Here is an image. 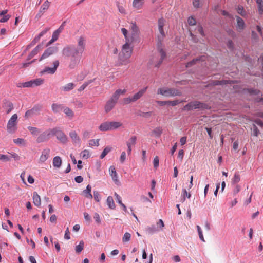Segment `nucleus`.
<instances>
[{"mask_svg": "<svg viewBox=\"0 0 263 263\" xmlns=\"http://www.w3.org/2000/svg\"><path fill=\"white\" fill-rule=\"evenodd\" d=\"M62 55L68 60V68L73 69L79 65L82 54H80L74 45L69 44L64 47L62 50Z\"/></svg>", "mask_w": 263, "mask_h": 263, "instance_id": "obj_1", "label": "nucleus"}, {"mask_svg": "<svg viewBox=\"0 0 263 263\" xmlns=\"http://www.w3.org/2000/svg\"><path fill=\"white\" fill-rule=\"evenodd\" d=\"M133 42H127L122 46L121 52L119 54V60L122 65H126L130 62L129 58L133 52L131 44Z\"/></svg>", "mask_w": 263, "mask_h": 263, "instance_id": "obj_2", "label": "nucleus"}, {"mask_svg": "<svg viewBox=\"0 0 263 263\" xmlns=\"http://www.w3.org/2000/svg\"><path fill=\"white\" fill-rule=\"evenodd\" d=\"M210 107L208 105L200 101H192L185 105L182 109L183 110H192L195 109H209Z\"/></svg>", "mask_w": 263, "mask_h": 263, "instance_id": "obj_3", "label": "nucleus"}, {"mask_svg": "<svg viewBox=\"0 0 263 263\" xmlns=\"http://www.w3.org/2000/svg\"><path fill=\"white\" fill-rule=\"evenodd\" d=\"M157 93L165 97L180 96L182 94L179 90L173 88H160L158 89Z\"/></svg>", "mask_w": 263, "mask_h": 263, "instance_id": "obj_4", "label": "nucleus"}, {"mask_svg": "<svg viewBox=\"0 0 263 263\" xmlns=\"http://www.w3.org/2000/svg\"><path fill=\"white\" fill-rule=\"evenodd\" d=\"M17 118V115L14 114L9 120L7 125V130L9 133L13 134L16 130Z\"/></svg>", "mask_w": 263, "mask_h": 263, "instance_id": "obj_5", "label": "nucleus"}, {"mask_svg": "<svg viewBox=\"0 0 263 263\" xmlns=\"http://www.w3.org/2000/svg\"><path fill=\"white\" fill-rule=\"evenodd\" d=\"M130 31L132 42L137 40L139 37L140 31L138 27L135 22H132L130 26Z\"/></svg>", "mask_w": 263, "mask_h": 263, "instance_id": "obj_6", "label": "nucleus"}, {"mask_svg": "<svg viewBox=\"0 0 263 263\" xmlns=\"http://www.w3.org/2000/svg\"><path fill=\"white\" fill-rule=\"evenodd\" d=\"M53 131L51 130V129H49L44 132L38 136L36 139V142L40 143L48 141L50 137L53 136Z\"/></svg>", "mask_w": 263, "mask_h": 263, "instance_id": "obj_7", "label": "nucleus"}, {"mask_svg": "<svg viewBox=\"0 0 263 263\" xmlns=\"http://www.w3.org/2000/svg\"><path fill=\"white\" fill-rule=\"evenodd\" d=\"M51 130H54L53 136L55 135L58 140L61 142L65 143L67 142V137L62 130L58 128H52Z\"/></svg>", "mask_w": 263, "mask_h": 263, "instance_id": "obj_8", "label": "nucleus"}, {"mask_svg": "<svg viewBox=\"0 0 263 263\" xmlns=\"http://www.w3.org/2000/svg\"><path fill=\"white\" fill-rule=\"evenodd\" d=\"M58 51V47L57 46H52L48 48L43 53L40 61L42 60L49 57L50 55L57 53Z\"/></svg>", "mask_w": 263, "mask_h": 263, "instance_id": "obj_9", "label": "nucleus"}, {"mask_svg": "<svg viewBox=\"0 0 263 263\" xmlns=\"http://www.w3.org/2000/svg\"><path fill=\"white\" fill-rule=\"evenodd\" d=\"M165 24V20L163 18H160L158 20V29L160 35L158 36V40L161 42L165 36V32L163 30V27Z\"/></svg>", "mask_w": 263, "mask_h": 263, "instance_id": "obj_10", "label": "nucleus"}, {"mask_svg": "<svg viewBox=\"0 0 263 263\" xmlns=\"http://www.w3.org/2000/svg\"><path fill=\"white\" fill-rule=\"evenodd\" d=\"M86 48V39L82 36L79 37L78 40V47L76 49L82 54Z\"/></svg>", "mask_w": 263, "mask_h": 263, "instance_id": "obj_11", "label": "nucleus"}, {"mask_svg": "<svg viewBox=\"0 0 263 263\" xmlns=\"http://www.w3.org/2000/svg\"><path fill=\"white\" fill-rule=\"evenodd\" d=\"M53 67H45L42 71L41 73L44 74L45 73H49V74H53L56 71V70L58 68V67L59 65V62L58 60H55L53 62Z\"/></svg>", "mask_w": 263, "mask_h": 263, "instance_id": "obj_12", "label": "nucleus"}, {"mask_svg": "<svg viewBox=\"0 0 263 263\" xmlns=\"http://www.w3.org/2000/svg\"><path fill=\"white\" fill-rule=\"evenodd\" d=\"M50 149L48 148L44 149L40 157L39 162L40 163H44L50 157Z\"/></svg>", "mask_w": 263, "mask_h": 263, "instance_id": "obj_13", "label": "nucleus"}, {"mask_svg": "<svg viewBox=\"0 0 263 263\" xmlns=\"http://www.w3.org/2000/svg\"><path fill=\"white\" fill-rule=\"evenodd\" d=\"M109 174L111 176L112 180L115 182V183L118 185L120 183V182L118 180V174L116 172V168L114 166H110L109 168Z\"/></svg>", "mask_w": 263, "mask_h": 263, "instance_id": "obj_14", "label": "nucleus"}, {"mask_svg": "<svg viewBox=\"0 0 263 263\" xmlns=\"http://www.w3.org/2000/svg\"><path fill=\"white\" fill-rule=\"evenodd\" d=\"M69 137L73 144L80 145L81 139L75 130H72L69 133Z\"/></svg>", "mask_w": 263, "mask_h": 263, "instance_id": "obj_15", "label": "nucleus"}, {"mask_svg": "<svg viewBox=\"0 0 263 263\" xmlns=\"http://www.w3.org/2000/svg\"><path fill=\"white\" fill-rule=\"evenodd\" d=\"M137 141V137L135 136H132L129 140L126 142V145L127 146V153L128 155L131 154L132 152V146H134L136 144Z\"/></svg>", "mask_w": 263, "mask_h": 263, "instance_id": "obj_16", "label": "nucleus"}, {"mask_svg": "<svg viewBox=\"0 0 263 263\" xmlns=\"http://www.w3.org/2000/svg\"><path fill=\"white\" fill-rule=\"evenodd\" d=\"M116 103L117 102H116L115 101L109 99L107 101L104 107L105 112L108 113L110 111L114 108Z\"/></svg>", "mask_w": 263, "mask_h": 263, "instance_id": "obj_17", "label": "nucleus"}, {"mask_svg": "<svg viewBox=\"0 0 263 263\" xmlns=\"http://www.w3.org/2000/svg\"><path fill=\"white\" fill-rule=\"evenodd\" d=\"M126 92V89H118L114 92V93L112 95L110 99L117 103V101L120 95H124Z\"/></svg>", "mask_w": 263, "mask_h": 263, "instance_id": "obj_18", "label": "nucleus"}, {"mask_svg": "<svg viewBox=\"0 0 263 263\" xmlns=\"http://www.w3.org/2000/svg\"><path fill=\"white\" fill-rule=\"evenodd\" d=\"M236 21H237V25L236 28L237 30L241 32L242 31L245 27V24L244 21L239 16H236Z\"/></svg>", "mask_w": 263, "mask_h": 263, "instance_id": "obj_19", "label": "nucleus"}, {"mask_svg": "<svg viewBox=\"0 0 263 263\" xmlns=\"http://www.w3.org/2000/svg\"><path fill=\"white\" fill-rule=\"evenodd\" d=\"M147 89V87H145L140 90L138 92L134 94L133 96H132L133 102H136L140 98H141L146 91Z\"/></svg>", "mask_w": 263, "mask_h": 263, "instance_id": "obj_20", "label": "nucleus"}, {"mask_svg": "<svg viewBox=\"0 0 263 263\" xmlns=\"http://www.w3.org/2000/svg\"><path fill=\"white\" fill-rule=\"evenodd\" d=\"M64 106L62 104L57 103L52 104L51 108L54 113H59L63 109Z\"/></svg>", "mask_w": 263, "mask_h": 263, "instance_id": "obj_21", "label": "nucleus"}, {"mask_svg": "<svg viewBox=\"0 0 263 263\" xmlns=\"http://www.w3.org/2000/svg\"><path fill=\"white\" fill-rule=\"evenodd\" d=\"M144 4V0H134L133 2V6L137 10L141 9Z\"/></svg>", "mask_w": 263, "mask_h": 263, "instance_id": "obj_22", "label": "nucleus"}, {"mask_svg": "<svg viewBox=\"0 0 263 263\" xmlns=\"http://www.w3.org/2000/svg\"><path fill=\"white\" fill-rule=\"evenodd\" d=\"M121 31L124 36L125 42H132L130 34H128V30L126 28H122L121 29Z\"/></svg>", "mask_w": 263, "mask_h": 263, "instance_id": "obj_23", "label": "nucleus"}, {"mask_svg": "<svg viewBox=\"0 0 263 263\" xmlns=\"http://www.w3.org/2000/svg\"><path fill=\"white\" fill-rule=\"evenodd\" d=\"M52 163L54 167L59 168L62 164V159L59 156H55L53 159Z\"/></svg>", "mask_w": 263, "mask_h": 263, "instance_id": "obj_24", "label": "nucleus"}, {"mask_svg": "<svg viewBox=\"0 0 263 263\" xmlns=\"http://www.w3.org/2000/svg\"><path fill=\"white\" fill-rule=\"evenodd\" d=\"M33 202L34 205L36 206H39L41 205V198L36 192H34L33 194Z\"/></svg>", "mask_w": 263, "mask_h": 263, "instance_id": "obj_25", "label": "nucleus"}, {"mask_svg": "<svg viewBox=\"0 0 263 263\" xmlns=\"http://www.w3.org/2000/svg\"><path fill=\"white\" fill-rule=\"evenodd\" d=\"M100 131L111 130L109 122H105L100 124L99 127Z\"/></svg>", "mask_w": 263, "mask_h": 263, "instance_id": "obj_26", "label": "nucleus"}, {"mask_svg": "<svg viewBox=\"0 0 263 263\" xmlns=\"http://www.w3.org/2000/svg\"><path fill=\"white\" fill-rule=\"evenodd\" d=\"M205 60V57L204 56H202L199 58H197L193 59L191 61L187 63L186 65V67H191L192 65H194L197 62L200 61H204Z\"/></svg>", "mask_w": 263, "mask_h": 263, "instance_id": "obj_27", "label": "nucleus"}, {"mask_svg": "<svg viewBox=\"0 0 263 263\" xmlns=\"http://www.w3.org/2000/svg\"><path fill=\"white\" fill-rule=\"evenodd\" d=\"M91 187L90 185H88L86 187V190L83 191V194L85 197L88 199H92V195L91 194Z\"/></svg>", "mask_w": 263, "mask_h": 263, "instance_id": "obj_28", "label": "nucleus"}, {"mask_svg": "<svg viewBox=\"0 0 263 263\" xmlns=\"http://www.w3.org/2000/svg\"><path fill=\"white\" fill-rule=\"evenodd\" d=\"M75 86L76 85L74 83H69L65 85V86L61 87V89L62 90L64 91H69L72 90L74 88Z\"/></svg>", "mask_w": 263, "mask_h": 263, "instance_id": "obj_29", "label": "nucleus"}, {"mask_svg": "<svg viewBox=\"0 0 263 263\" xmlns=\"http://www.w3.org/2000/svg\"><path fill=\"white\" fill-rule=\"evenodd\" d=\"M109 122L111 130L117 129L122 125V124L120 122L112 121Z\"/></svg>", "mask_w": 263, "mask_h": 263, "instance_id": "obj_30", "label": "nucleus"}, {"mask_svg": "<svg viewBox=\"0 0 263 263\" xmlns=\"http://www.w3.org/2000/svg\"><path fill=\"white\" fill-rule=\"evenodd\" d=\"M191 197V194L188 193L186 189H183L182 192L181 201L184 202L186 200V198H190Z\"/></svg>", "mask_w": 263, "mask_h": 263, "instance_id": "obj_31", "label": "nucleus"}, {"mask_svg": "<svg viewBox=\"0 0 263 263\" xmlns=\"http://www.w3.org/2000/svg\"><path fill=\"white\" fill-rule=\"evenodd\" d=\"M159 53H160L161 58H160V59L159 60L158 62L155 64V66H156V67H158L160 65V64L162 62V61L163 60V59L165 58V57L166 56L165 52L162 49L160 50Z\"/></svg>", "mask_w": 263, "mask_h": 263, "instance_id": "obj_32", "label": "nucleus"}, {"mask_svg": "<svg viewBox=\"0 0 263 263\" xmlns=\"http://www.w3.org/2000/svg\"><path fill=\"white\" fill-rule=\"evenodd\" d=\"M107 204L111 209H114L116 207L112 197L108 196L107 199Z\"/></svg>", "mask_w": 263, "mask_h": 263, "instance_id": "obj_33", "label": "nucleus"}, {"mask_svg": "<svg viewBox=\"0 0 263 263\" xmlns=\"http://www.w3.org/2000/svg\"><path fill=\"white\" fill-rule=\"evenodd\" d=\"M32 83V87L38 86L42 85L44 83V80L41 78L31 80Z\"/></svg>", "mask_w": 263, "mask_h": 263, "instance_id": "obj_34", "label": "nucleus"}, {"mask_svg": "<svg viewBox=\"0 0 263 263\" xmlns=\"http://www.w3.org/2000/svg\"><path fill=\"white\" fill-rule=\"evenodd\" d=\"M59 35L60 33L55 30L52 34L51 40L48 43L47 46L50 45V44L58 40Z\"/></svg>", "mask_w": 263, "mask_h": 263, "instance_id": "obj_35", "label": "nucleus"}, {"mask_svg": "<svg viewBox=\"0 0 263 263\" xmlns=\"http://www.w3.org/2000/svg\"><path fill=\"white\" fill-rule=\"evenodd\" d=\"M159 231H160V229L158 228V227H156L155 225H152L147 228L146 229L147 232L151 234L156 233Z\"/></svg>", "mask_w": 263, "mask_h": 263, "instance_id": "obj_36", "label": "nucleus"}, {"mask_svg": "<svg viewBox=\"0 0 263 263\" xmlns=\"http://www.w3.org/2000/svg\"><path fill=\"white\" fill-rule=\"evenodd\" d=\"M256 3L257 5L258 13L259 14L261 15L263 14V1L256 0Z\"/></svg>", "mask_w": 263, "mask_h": 263, "instance_id": "obj_37", "label": "nucleus"}, {"mask_svg": "<svg viewBox=\"0 0 263 263\" xmlns=\"http://www.w3.org/2000/svg\"><path fill=\"white\" fill-rule=\"evenodd\" d=\"M64 112L67 116L68 117L70 118H72L74 116V113L73 111L69 108V107H64L63 109Z\"/></svg>", "mask_w": 263, "mask_h": 263, "instance_id": "obj_38", "label": "nucleus"}, {"mask_svg": "<svg viewBox=\"0 0 263 263\" xmlns=\"http://www.w3.org/2000/svg\"><path fill=\"white\" fill-rule=\"evenodd\" d=\"M41 49V46L38 45L29 54L28 58L29 59H31L32 57H33L35 55H36L39 51V50Z\"/></svg>", "mask_w": 263, "mask_h": 263, "instance_id": "obj_39", "label": "nucleus"}, {"mask_svg": "<svg viewBox=\"0 0 263 263\" xmlns=\"http://www.w3.org/2000/svg\"><path fill=\"white\" fill-rule=\"evenodd\" d=\"M5 107L7 108L6 113L9 114L13 109V103L10 102H7L5 104Z\"/></svg>", "mask_w": 263, "mask_h": 263, "instance_id": "obj_40", "label": "nucleus"}, {"mask_svg": "<svg viewBox=\"0 0 263 263\" xmlns=\"http://www.w3.org/2000/svg\"><path fill=\"white\" fill-rule=\"evenodd\" d=\"M84 243L83 242V241H81L80 242V243L76 246V253H80L82 252V251L83 250V248H84Z\"/></svg>", "mask_w": 263, "mask_h": 263, "instance_id": "obj_41", "label": "nucleus"}, {"mask_svg": "<svg viewBox=\"0 0 263 263\" xmlns=\"http://www.w3.org/2000/svg\"><path fill=\"white\" fill-rule=\"evenodd\" d=\"M28 129L33 135H36L40 132V129L35 127L29 126Z\"/></svg>", "mask_w": 263, "mask_h": 263, "instance_id": "obj_42", "label": "nucleus"}, {"mask_svg": "<svg viewBox=\"0 0 263 263\" xmlns=\"http://www.w3.org/2000/svg\"><path fill=\"white\" fill-rule=\"evenodd\" d=\"M153 134L156 136V137H159L162 133V129L160 127H158L154 129L153 132Z\"/></svg>", "mask_w": 263, "mask_h": 263, "instance_id": "obj_43", "label": "nucleus"}, {"mask_svg": "<svg viewBox=\"0 0 263 263\" xmlns=\"http://www.w3.org/2000/svg\"><path fill=\"white\" fill-rule=\"evenodd\" d=\"M50 3L47 0L44 2L40 8V12H42L47 10L49 7Z\"/></svg>", "mask_w": 263, "mask_h": 263, "instance_id": "obj_44", "label": "nucleus"}, {"mask_svg": "<svg viewBox=\"0 0 263 263\" xmlns=\"http://www.w3.org/2000/svg\"><path fill=\"white\" fill-rule=\"evenodd\" d=\"M18 87H32V83L31 82V80L27 82H25L22 83H20L17 85Z\"/></svg>", "mask_w": 263, "mask_h": 263, "instance_id": "obj_45", "label": "nucleus"}, {"mask_svg": "<svg viewBox=\"0 0 263 263\" xmlns=\"http://www.w3.org/2000/svg\"><path fill=\"white\" fill-rule=\"evenodd\" d=\"M25 141V140L23 138L13 139V142L18 145H25L26 144Z\"/></svg>", "mask_w": 263, "mask_h": 263, "instance_id": "obj_46", "label": "nucleus"}, {"mask_svg": "<svg viewBox=\"0 0 263 263\" xmlns=\"http://www.w3.org/2000/svg\"><path fill=\"white\" fill-rule=\"evenodd\" d=\"M111 147L109 146L106 147L103 151L102 154H101L100 158H104L106 156V155L111 151Z\"/></svg>", "mask_w": 263, "mask_h": 263, "instance_id": "obj_47", "label": "nucleus"}, {"mask_svg": "<svg viewBox=\"0 0 263 263\" xmlns=\"http://www.w3.org/2000/svg\"><path fill=\"white\" fill-rule=\"evenodd\" d=\"M231 81H227V80H216L213 82V85H221L223 84H226L228 83H231Z\"/></svg>", "mask_w": 263, "mask_h": 263, "instance_id": "obj_48", "label": "nucleus"}, {"mask_svg": "<svg viewBox=\"0 0 263 263\" xmlns=\"http://www.w3.org/2000/svg\"><path fill=\"white\" fill-rule=\"evenodd\" d=\"M240 180V175L238 173H235L234 176L232 179V183L233 184H236L238 183Z\"/></svg>", "mask_w": 263, "mask_h": 263, "instance_id": "obj_49", "label": "nucleus"}, {"mask_svg": "<svg viewBox=\"0 0 263 263\" xmlns=\"http://www.w3.org/2000/svg\"><path fill=\"white\" fill-rule=\"evenodd\" d=\"M130 238H131L130 234L128 232H126L124 234V235L122 238L123 242L125 243V242H128L130 240Z\"/></svg>", "mask_w": 263, "mask_h": 263, "instance_id": "obj_50", "label": "nucleus"}, {"mask_svg": "<svg viewBox=\"0 0 263 263\" xmlns=\"http://www.w3.org/2000/svg\"><path fill=\"white\" fill-rule=\"evenodd\" d=\"M99 139H92L89 141V145L90 146H98L99 145Z\"/></svg>", "mask_w": 263, "mask_h": 263, "instance_id": "obj_51", "label": "nucleus"}, {"mask_svg": "<svg viewBox=\"0 0 263 263\" xmlns=\"http://www.w3.org/2000/svg\"><path fill=\"white\" fill-rule=\"evenodd\" d=\"M93 197L95 201L97 202H99L101 199L99 192L97 191H93Z\"/></svg>", "mask_w": 263, "mask_h": 263, "instance_id": "obj_52", "label": "nucleus"}, {"mask_svg": "<svg viewBox=\"0 0 263 263\" xmlns=\"http://www.w3.org/2000/svg\"><path fill=\"white\" fill-rule=\"evenodd\" d=\"M237 12L240 14L242 16H246L247 13L244 10L243 7L238 6L237 8Z\"/></svg>", "mask_w": 263, "mask_h": 263, "instance_id": "obj_53", "label": "nucleus"}, {"mask_svg": "<svg viewBox=\"0 0 263 263\" xmlns=\"http://www.w3.org/2000/svg\"><path fill=\"white\" fill-rule=\"evenodd\" d=\"M81 156L84 159H87L89 157V152L88 150H84L81 153Z\"/></svg>", "mask_w": 263, "mask_h": 263, "instance_id": "obj_54", "label": "nucleus"}, {"mask_svg": "<svg viewBox=\"0 0 263 263\" xmlns=\"http://www.w3.org/2000/svg\"><path fill=\"white\" fill-rule=\"evenodd\" d=\"M184 101H179L178 100H174V101H167V104L171 105L172 106H175L178 104L179 103L183 102Z\"/></svg>", "mask_w": 263, "mask_h": 263, "instance_id": "obj_55", "label": "nucleus"}, {"mask_svg": "<svg viewBox=\"0 0 263 263\" xmlns=\"http://www.w3.org/2000/svg\"><path fill=\"white\" fill-rule=\"evenodd\" d=\"M42 109V106L40 105H36L34 106L32 109L31 110L32 111L33 113L35 114H36L38 113L40 111H41Z\"/></svg>", "mask_w": 263, "mask_h": 263, "instance_id": "obj_56", "label": "nucleus"}, {"mask_svg": "<svg viewBox=\"0 0 263 263\" xmlns=\"http://www.w3.org/2000/svg\"><path fill=\"white\" fill-rule=\"evenodd\" d=\"M187 22L191 26L195 25L196 23V20L192 16H190L188 18Z\"/></svg>", "mask_w": 263, "mask_h": 263, "instance_id": "obj_57", "label": "nucleus"}, {"mask_svg": "<svg viewBox=\"0 0 263 263\" xmlns=\"http://www.w3.org/2000/svg\"><path fill=\"white\" fill-rule=\"evenodd\" d=\"M0 160L4 161H9L10 160V158L8 155L1 154Z\"/></svg>", "mask_w": 263, "mask_h": 263, "instance_id": "obj_58", "label": "nucleus"}, {"mask_svg": "<svg viewBox=\"0 0 263 263\" xmlns=\"http://www.w3.org/2000/svg\"><path fill=\"white\" fill-rule=\"evenodd\" d=\"M159 158L158 156H156L154 158V159L153 161L154 167L156 168H157L159 166Z\"/></svg>", "mask_w": 263, "mask_h": 263, "instance_id": "obj_59", "label": "nucleus"}, {"mask_svg": "<svg viewBox=\"0 0 263 263\" xmlns=\"http://www.w3.org/2000/svg\"><path fill=\"white\" fill-rule=\"evenodd\" d=\"M92 81H90L89 82L84 83L78 89L79 91H81L84 90L86 87L89 84L91 83Z\"/></svg>", "mask_w": 263, "mask_h": 263, "instance_id": "obj_60", "label": "nucleus"}, {"mask_svg": "<svg viewBox=\"0 0 263 263\" xmlns=\"http://www.w3.org/2000/svg\"><path fill=\"white\" fill-rule=\"evenodd\" d=\"M126 160V153L125 152H122L120 157V161L121 163H123Z\"/></svg>", "mask_w": 263, "mask_h": 263, "instance_id": "obj_61", "label": "nucleus"}, {"mask_svg": "<svg viewBox=\"0 0 263 263\" xmlns=\"http://www.w3.org/2000/svg\"><path fill=\"white\" fill-rule=\"evenodd\" d=\"M83 138L87 139L90 137V132L87 130H85L82 133Z\"/></svg>", "mask_w": 263, "mask_h": 263, "instance_id": "obj_62", "label": "nucleus"}, {"mask_svg": "<svg viewBox=\"0 0 263 263\" xmlns=\"http://www.w3.org/2000/svg\"><path fill=\"white\" fill-rule=\"evenodd\" d=\"M11 16L10 15H5L0 20V22L5 23L7 22L9 19L10 18Z\"/></svg>", "mask_w": 263, "mask_h": 263, "instance_id": "obj_63", "label": "nucleus"}, {"mask_svg": "<svg viewBox=\"0 0 263 263\" xmlns=\"http://www.w3.org/2000/svg\"><path fill=\"white\" fill-rule=\"evenodd\" d=\"M117 7H118L119 11L121 13L124 14H126V11H125V9L124 8V7L122 6H121V5H120L119 4H118Z\"/></svg>", "mask_w": 263, "mask_h": 263, "instance_id": "obj_64", "label": "nucleus"}]
</instances>
